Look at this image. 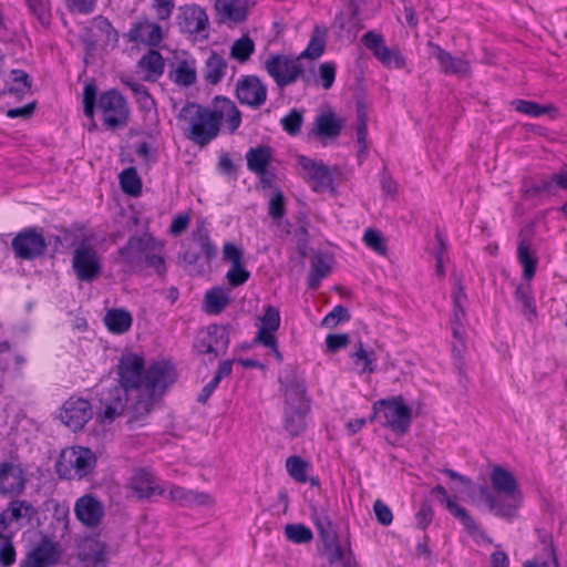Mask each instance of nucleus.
<instances>
[{
	"label": "nucleus",
	"instance_id": "4",
	"mask_svg": "<svg viewBox=\"0 0 567 567\" xmlns=\"http://www.w3.org/2000/svg\"><path fill=\"white\" fill-rule=\"evenodd\" d=\"M280 383L285 396V430L291 436H298L306 429V416L310 410L306 384L293 371L280 379Z\"/></svg>",
	"mask_w": 567,
	"mask_h": 567
},
{
	"label": "nucleus",
	"instance_id": "39",
	"mask_svg": "<svg viewBox=\"0 0 567 567\" xmlns=\"http://www.w3.org/2000/svg\"><path fill=\"white\" fill-rule=\"evenodd\" d=\"M103 321L110 332L122 334L131 329L133 318L127 310L110 309L106 311Z\"/></svg>",
	"mask_w": 567,
	"mask_h": 567
},
{
	"label": "nucleus",
	"instance_id": "24",
	"mask_svg": "<svg viewBox=\"0 0 567 567\" xmlns=\"http://www.w3.org/2000/svg\"><path fill=\"white\" fill-rule=\"evenodd\" d=\"M23 470L18 464L4 462L0 464V494L17 496L25 487Z\"/></svg>",
	"mask_w": 567,
	"mask_h": 567
},
{
	"label": "nucleus",
	"instance_id": "22",
	"mask_svg": "<svg viewBox=\"0 0 567 567\" xmlns=\"http://www.w3.org/2000/svg\"><path fill=\"white\" fill-rule=\"evenodd\" d=\"M311 518L323 544V548L339 543L327 504H312Z\"/></svg>",
	"mask_w": 567,
	"mask_h": 567
},
{
	"label": "nucleus",
	"instance_id": "14",
	"mask_svg": "<svg viewBox=\"0 0 567 567\" xmlns=\"http://www.w3.org/2000/svg\"><path fill=\"white\" fill-rule=\"evenodd\" d=\"M59 417L72 431L82 430L92 417L91 404L82 398H70L63 403Z\"/></svg>",
	"mask_w": 567,
	"mask_h": 567
},
{
	"label": "nucleus",
	"instance_id": "29",
	"mask_svg": "<svg viewBox=\"0 0 567 567\" xmlns=\"http://www.w3.org/2000/svg\"><path fill=\"white\" fill-rule=\"evenodd\" d=\"M164 59L158 51L150 50L137 62V73L145 81L155 82L164 72Z\"/></svg>",
	"mask_w": 567,
	"mask_h": 567
},
{
	"label": "nucleus",
	"instance_id": "26",
	"mask_svg": "<svg viewBox=\"0 0 567 567\" xmlns=\"http://www.w3.org/2000/svg\"><path fill=\"white\" fill-rule=\"evenodd\" d=\"M128 39L131 42L157 47L163 40V31L158 23L150 19H142L133 23L128 32Z\"/></svg>",
	"mask_w": 567,
	"mask_h": 567
},
{
	"label": "nucleus",
	"instance_id": "30",
	"mask_svg": "<svg viewBox=\"0 0 567 567\" xmlns=\"http://www.w3.org/2000/svg\"><path fill=\"white\" fill-rule=\"evenodd\" d=\"M343 126L344 121L333 112H324L315 118V133L319 137L336 138Z\"/></svg>",
	"mask_w": 567,
	"mask_h": 567
},
{
	"label": "nucleus",
	"instance_id": "44",
	"mask_svg": "<svg viewBox=\"0 0 567 567\" xmlns=\"http://www.w3.org/2000/svg\"><path fill=\"white\" fill-rule=\"evenodd\" d=\"M326 39H327L326 29L321 28L319 25H316L312 31L310 41H309L306 50L302 51L300 53V55L298 56L299 60L303 59V58H309V59L320 58L322 55V53L324 52Z\"/></svg>",
	"mask_w": 567,
	"mask_h": 567
},
{
	"label": "nucleus",
	"instance_id": "21",
	"mask_svg": "<svg viewBox=\"0 0 567 567\" xmlns=\"http://www.w3.org/2000/svg\"><path fill=\"white\" fill-rule=\"evenodd\" d=\"M431 55L435 58L440 64V69L445 74L466 78L471 74V63L464 56H453L450 52L434 43H429Z\"/></svg>",
	"mask_w": 567,
	"mask_h": 567
},
{
	"label": "nucleus",
	"instance_id": "55",
	"mask_svg": "<svg viewBox=\"0 0 567 567\" xmlns=\"http://www.w3.org/2000/svg\"><path fill=\"white\" fill-rule=\"evenodd\" d=\"M268 214L276 221H279L286 215L285 196L280 190H277L271 196L268 206Z\"/></svg>",
	"mask_w": 567,
	"mask_h": 567
},
{
	"label": "nucleus",
	"instance_id": "25",
	"mask_svg": "<svg viewBox=\"0 0 567 567\" xmlns=\"http://www.w3.org/2000/svg\"><path fill=\"white\" fill-rule=\"evenodd\" d=\"M164 486L166 487V493L164 496H166L167 499L172 503H175L179 506H210L214 504L213 497L207 493L195 492L193 489H188L174 484Z\"/></svg>",
	"mask_w": 567,
	"mask_h": 567
},
{
	"label": "nucleus",
	"instance_id": "43",
	"mask_svg": "<svg viewBox=\"0 0 567 567\" xmlns=\"http://www.w3.org/2000/svg\"><path fill=\"white\" fill-rule=\"evenodd\" d=\"M350 358L353 360L354 364L359 367V373H373L375 371V352L368 351L362 342H358L354 348V351L350 354Z\"/></svg>",
	"mask_w": 567,
	"mask_h": 567
},
{
	"label": "nucleus",
	"instance_id": "49",
	"mask_svg": "<svg viewBox=\"0 0 567 567\" xmlns=\"http://www.w3.org/2000/svg\"><path fill=\"white\" fill-rule=\"evenodd\" d=\"M303 123V111L292 109L280 120L282 130L291 136L298 135Z\"/></svg>",
	"mask_w": 567,
	"mask_h": 567
},
{
	"label": "nucleus",
	"instance_id": "23",
	"mask_svg": "<svg viewBox=\"0 0 567 567\" xmlns=\"http://www.w3.org/2000/svg\"><path fill=\"white\" fill-rule=\"evenodd\" d=\"M130 487L140 499H148L153 496H164L166 487L157 478L145 470H136L131 480Z\"/></svg>",
	"mask_w": 567,
	"mask_h": 567
},
{
	"label": "nucleus",
	"instance_id": "13",
	"mask_svg": "<svg viewBox=\"0 0 567 567\" xmlns=\"http://www.w3.org/2000/svg\"><path fill=\"white\" fill-rule=\"evenodd\" d=\"M38 514L35 507L25 499H13L7 508L0 513V534L10 532L11 524L19 527L29 525Z\"/></svg>",
	"mask_w": 567,
	"mask_h": 567
},
{
	"label": "nucleus",
	"instance_id": "48",
	"mask_svg": "<svg viewBox=\"0 0 567 567\" xmlns=\"http://www.w3.org/2000/svg\"><path fill=\"white\" fill-rule=\"evenodd\" d=\"M515 298L523 306V312L528 320L536 317V306L534 303L529 285H518L515 290Z\"/></svg>",
	"mask_w": 567,
	"mask_h": 567
},
{
	"label": "nucleus",
	"instance_id": "45",
	"mask_svg": "<svg viewBox=\"0 0 567 567\" xmlns=\"http://www.w3.org/2000/svg\"><path fill=\"white\" fill-rule=\"evenodd\" d=\"M285 536L293 544H308L313 539L312 530L303 524H287Z\"/></svg>",
	"mask_w": 567,
	"mask_h": 567
},
{
	"label": "nucleus",
	"instance_id": "10",
	"mask_svg": "<svg viewBox=\"0 0 567 567\" xmlns=\"http://www.w3.org/2000/svg\"><path fill=\"white\" fill-rule=\"evenodd\" d=\"M97 110L107 128L114 130L127 124L128 109L125 99L116 91H107L100 95Z\"/></svg>",
	"mask_w": 567,
	"mask_h": 567
},
{
	"label": "nucleus",
	"instance_id": "31",
	"mask_svg": "<svg viewBox=\"0 0 567 567\" xmlns=\"http://www.w3.org/2000/svg\"><path fill=\"white\" fill-rule=\"evenodd\" d=\"M55 561L54 546L49 542H42L28 554L22 567H49Z\"/></svg>",
	"mask_w": 567,
	"mask_h": 567
},
{
	"label": "nucleus",
	"instance_id": "19",
	"mask_svg": "<svg viewBox=\"0 0 567 567\" xmlns=\"http://www.w3.org/2000/svg\"><path fill=\"white\" fill-rule=\"evenodd\" d=\"M177 24L185 33L202 34L207 30L208 17L198 4H185L178 9Z\"/></svg>",
	"mask_w": 567,
	"mask_h": 567
},
{
	"label": "nucleus",
	"instance_id": "16",
	"mask_svg": "<svg viewBox=\"0 0 567 567\" xmlns=\"http://www.w3.org/2000/svg\"><path fill=\"white\" fill-rule=\"evenodd\" d=\"M236 96L241 104L258 109L267 100V86L256 75H244L236 83Z\"/></svg>",
	"mask_w": 567,
	"mask_h": 567
},
{
	"label": "nucleus",
	"instance_id": "7",
	"mask_svg": "<svg viewBox=\"0 0 567 567\" xmlns=\"http://www.w3.org/2000/svg\"><path fill=\"white\" fill-rule=\"evenodd\" d=\"M374 417H382L383 426L391 429L395 433L404 434L410 429L412 411L401 396L382 399L373 405L372 419Z\"/></svg>",
	"mask_w": 567,
	"mask_h": 567
},
{
	"label": "nucleus",
	"instance_id": "35",
	"mask_svg": "<svg viewBox=\"0 0 567 567\" xmlns=\"http://www.w3.org/2000/svg\"><path fill=\"white\" fill-rule=\"evenodd\" d=\"M327 554V567H358L357 560L349 545L338 543L324 547Z\"/></svg>",
	"mask_w": 567,
	"mask_h": 567
},
{
	"label": "nucleus",
	"instance_id": "50",
	"mask_svg": "<svg viewBox=\"0 0 567 567\" xmlns=\"http://www.w3.org/2000/svg\"><path fill=\"white\" fill-rule=\"evenodd\" d=\"M13 532L0 534V563L10 566L16 561V549L12 544Z\"/></svg>",
	"mask_w": 567,
	"mask_h": 567
},
{
	"label": "nucleus",
	"instance_id": "34",
	"mask_svg": "<svg viewBox=\"0 0 567 567\" xmlns=\"http://www.w3.org/2000/svg\"><path fill=\"white\" fill-rule=\"evenodd\" d=\"M230 302L229 289L213 287L204 297L203 310L208 315H219Z\"/></svg>",
	"mask_w": 567,
	"mask_h": 567
},
{
	"label": "nucleus",
	"instance_id": "59",
	"mask_svg": "<svg viewBox=\"0 0 567 567\" xmlns=\"http://www.w3.org/2000/svg\"><path fill=\"white\" fill-rule=\"evenodd\" d=\"M546 558L528 560L523 567H558L555 549L551 543L545 545Z\"/></svg>",
	"mask_w": 567,
	"mask_h": 567
},
{
	"label": "nucleus",
	"instance_id": "2",
	"mask_svg": "<svg viewBox=\"0 0 567 567\" xmlns=\"http://www.w3.org/2000/svg\"><path fill=\"white\" fill-rule=\"evenodd\" d=\"M177 118L184 135L194 144L204 147L218 136L223 121L234 133L240 126L241 113L231 100L216 96L209 106L186 103Z\"/></svg>",
	"mask_w": 567,
	"mask_h": 567
},
{
	"label": "nucleus",
	"instance_id": "38",
	"mask_svg": "<svg viewBox=\"0 0 567 567\" xmlns=\"http://www.w3.org/2000/svg\"><path fill=\"white\" fill-rule=\"evenodd\" d=\"M81 555L94 567H103L107 560L106 545L96 538H86L82 544Z\"/></svg>",
	"mask_w": 567,
	"mask_h": 567
},
{
	"label": "nucleus",
	"instance_id": "6",
	"mask_svg": "<svg viewBox=\"0 0 567 567\" xmlns=\"http://www.w3.org/2000/svg\"><path fill=\"white\" fill-rule=\"evenodd\" d=\"M164 244L150 234L132 236L127 243L118 249L117 262L123 265L126 271H136L144 268L146 256L152 250H163Z\"/></svg>",
	"mask_w": 567,
	"mask_h": 567
},
{
	"label": "nucleus",
	"instance_id": "51",
	"mask_svg": "<svg viewBox=\"0 0 567 567\" xmlns=\"http://www.w3.org/2000/svg\"><path fill=\"white\" fill-rule=\"evenodd\" d=\"M307 463L299 456H289L286 461L289 475L300 483L307 482Z\"/></svg>",
	"mask_w": 567,
	"mask_h": 567
},
{
	"label": "nucleus",
	"instance_id": "18",
	"mask_svg": "<svg viewBox=\"0 0 567 567\" xmlns=\"http://www.w3.org/2000/svg\"><path fill=\"white\" fill-rule=\"evenodd\" d=\"M45 248V239L34 229H25L12 240V249L16 256L22 259H33L41 256Z\"/></svg>",
	"mask_w": 567,
	"mask_h": 567
},
{
	"label": "nucleus",
	"instance_id": "54",
	"mask_svg": "<svg viewBox=\"0 0 567 567\" xmlns=\"http://www.w3.org/2000/svg\"><path fill=\"white\" fill-rule=\"evenodd\" d=\"M364 244L375 252L385 255L386 245L382 235L375 229H367L363 235Z\"/></svg>",
	"mask_w": 567,
	"mask_h": 567
},
{
	"label": "nucleus",
	"instance_id": "64",
	"mask_svg": "<svg viewBox=\"0 0 567 567\" xmlns=\"http://www.w3.org/2000/svg\"><path fill=\"white\" fill-rule=\"evenodd\" d=\"M175 7V0H152V8L161 20H166L171 17Z\"/></svg>",
	"mask_w": 567,
	"mask_h": 567
},
{
	"label": "nucleus",
	"instance_id": "32",
	"mask_svg": "<svg viewBox=\"0 0 567 567\" xmlns=\"http://www.w3.org/2000/svg\"><path fill=\"white\" fill-rule=\"evenodd\" d=\"M247 167L256 175H264L272 159V150L267 145L249 148L246 153Z\"/></svg>",
	"mask_w": 567,
	"mask_h": 567
},
{
	"label": "nucleus",
	"instance_id": "33",
	"mask_svg": "<svg viewBox=\"0 0 567 567\" xmlns=\"http://www.w3.org/2000/svg\"><path fill=\"white\" fill-rule=\"evenodd\" d=\"M215 8L224 21L241 22L247 17V0H216Z\"/></svg>",
	"mask_w": 567,
	"mask_h": 567
},
{
	"label": "nucleus",
	"instance_id": "27",
	"mask_svg": "<svg viewBox=\"0 0 567 567\" xmlns=\"http://www.w3.org/2000/svg\"><path fill=\"white\" fill-rule=\"evenodd\" d=\"M433 495L439 497V502L446 507V509L457 518L464 528L472 535L480 532V525L473 519L470 513L456 502H454L449 495L446 489L442 485L433 487Z\"/></svg>",
	"mask_w": 567,
	"mask_h": 567
},
{
	"label": "nucleus",
	"instance_id": "40",
	"mask_svg": "<svg viewBox=\"0 0 567 567\" xmlns=\"http://www.w3.org/2000/svg\"><path fill=\"white\" fill-rule=\"evenodd\" d=\"M171 79L179 86L188 87L196 82L197 73L194 60H183L174 66Z\"/></svg>",
	"mask_w": 567,
	"mask_h": 567
},
{
	"label": "nucleus",
	"instance_id": "41",
	"mask_svg": "<svg viewBox=\"0 0 567 567\" xmlns=\"http://www.w3.org/2000/svg\"><path fill=\"white\" fill-rule=\"evenodd\" d=\"M227 69V61L213 52L205 63V80L210 84H217L225 76Z\"/></svg>",
	"mask_w": 567,
	"mask_h": 567
},
{
	"label": "nucleus",
	"instance_id": "47",
	"mask_svg": "<svg viewBox=\"0 0 567 567\" xmlns=\"http://www.w3.org/2000/svg\"><path fill=\"white\" fill-rule=\"evenodd\" d=\"M255 51L254 41L244 35L236 40L230 49V55L240 63L246 62Z\"/></svg>",
	"mask_w": 567,
	"mask_h": 567
},
{
	"label": "nucleus",
	"instance_id": "61",
	"mask_svg": "<svg viewBox=\"0 0 567 567\" xmlns=\"http://www.w3.org/2000/svg\"><path fill=\"white\" fill-rule=\"evenodd\" d=\"M336 79V65L332 62H324L319 66V80L324 90H329Z\"/></svg>",
	"mask_w": 567,
	"mask_h": 567
},
{
	"label": "nucleus",
	"instance_id": "5",
	"mask_svg": "<svg viewBox=\"0 0 567 567\" xmlns=\"http://www.w3.org/2000/svg\"><path fill=\"white\" fill-rule=\"evenodd\" d=\"M95 454L87 447L72 446L64 449L56 462V473L64 480H82L94 470Z\"/></svg>",
	"mask_w": 567,
	"mask_h": 567
},
{
	"label": "nucleus",
	"instance_id": "62",
	"mask_svg": "<svg viewBox=\"0 0 567 567\" xmlns=\"http://www.w3.org/2000/svg\"><path fill=\"white\" fill-rule=\"evenodd\" d=\"M163 250H152L147 254L144 267L155 269L158 275H163L166 271L165 259L162 256Z\"/></svg>",
	"mask_w": 567,
	"mask_h": 567
},
{
	"label": "nucleus",
	"instance_id": "36",
	"mask_svg": "<svg viewBox=\"0 0 567 567\" xmlns=\"http://www.w3.org/2000/svg\"><path fill=\"white\" fill-rule=\"evenodd\" d=\"M332 258L327 254H316L310 260V271L307 278L309 288H316L331 271Z\"/></svg>",
	"mask_w": 567,
	"mask_h": 567
},
{
	"label": "nucleus",
	"instance_id": "46",
	"mask_svg": "<svg viewBox=\"0 0 567 567\" xmlns=\"http://www.w3.org/2000/svg\"><path fill=\"white\" fill-rule=\"evenodd\" d=\"M120 184L125 194L136 196L141 193L142 183L134 167L125 168L120 174Z\"/></svg>",
	"mask_w": 567,
	"mask_h": 567
},
{
	"label": "nucleus",
	"instance_id": "63",
	"mask_svg": "<svg viewBox=\"0 0 567 567\" xmlns=\"http://www.w3.org/2000/svg\"><path fill=\"white\" fill-rule=\"evenodd\" d=\"M373 511L378 522L383 526H389L393 520V514L389 506L381 499H377L373 504Z\"/></svg>",
	"mask_w": 567,
	"mask_h": 567
},
{
	"label": "nucleus",
	"instance_id": "1",
	"mask_svg": "<svg viewBox=\"0 0 567 567\" xmlns=\"http://www.w3.org/2000/svg\"><path fill=\"white\" fill-rule=\"evenodd\" d=\"M118 383L110 391L100 416L104 423L127 416L131 424L143 422L155 401L175 381L172 364L158 361L144 368V359L135 353L123 354L117 363Z\"/></svg>",
	"mask_w": 567,
	"mask_h": 567
},
{
	"label": "nucleus",
	"instance_id": "52",
	"mask_svg": "<svg viewBox=\"0 0 567 567\" xmlns=\"http://www.w3.org/2000/svg\"><path fill=\"white\" fill-rule=\"evenodd\" d=\"M512 104L517 112L533 117L542 116L549 110V106H543L533 101L515 100Z\"/></svg>",
	"mask_w": 567,
	"mask_h": 567
},
{
	"label": "nucleus",
	"instance_id": "8",
	"mask_svg": "<svg viewBox=\"0 0 567 567\" xmlns=\"http://www.w3.org/2000/svg\"><path fill=\"white\" fill-rule=\"evenodd\" d=\"M265 70L280 89L297 82L305 71L299 58L284 54L269 55L265 61Z\"/></svg>",
	"mask_w": 567,
	"mask_h": 567
},
{
	"label": "nucleus",
	"instance_id": "57",
	"mask_svg": "<svg viewBox=\"0 0 567 567\" xmlns=\"http://www.w3.org/2000/svg\"><path fill=\"white\" fill-rule=\"evenodd\" d=\"M350 316L343 306H336L322 320V326L327 328H334L341 321L349 320Z\"/></svg>",
	"mask_w": 567,
	"mask_h": 567
},
{
	"label": "nucleus",
	"instance_id": "3",
	"mask_svg": "<svg viewBox=\"0 0 567 567\" xmlns=\"http://www.w3.org/2000/svg\"><path fill=\"white\" fill-rule=\"evenodd\" d=\"M489 481L492 489L486 486L480 487L482 501L495 516L507 522L514 520L518 516L524 499L517 478L505 467L495 465Z\"/></svg>",
	"mask_w": 567,
	"mask_h": 567
},
{
	"label": "nucleus",
	"instance_id": "37",
	"mask_svg": "<svg viewBox=\"0 0 567 567\" xmlns=\"http://www.w3.org/2000/svg\"><path fill=\"white\" fill-rule=\"evenodd\" d=\"M517 257L523 266V276L526 280H530L537 267V256L534 249H532L529 239L520 235V239L517 247Z\"/></svg>",
	"mask_w": 567,
	"mask_h": 567
},
{
	"label": "nucleus",
	"instance_id": "53",
	"mask_svg": "<svg viewBox=\"0 0 567 567\" xmlns=\"http://www.w3.org/2000/svg\"><path fill=\"white\" fill-rule=\"evenodd\" d=\"M124 84L134 93L138 103L143 104L145 107H150L154 104V100L150 95L147 89L135 81L134 79H127L123 81Z\"/></svg>",
	"mask_w": 567,
	"mask_h": 567
},
{
	"label": "nucleus",
	"instance_id": "56",
	"mask_svg": "<svg viewBox=\"0 0 567 567\" xmlns=\"http://www.w3.org/2000/svg\"><path fill=\"white\" fill-rule=\"evenodd\" d=\"M358 16H359V7L355 4H351L349 23L347 24L343 22L342 13H340L336 17V22L338 23V25L341 30H346L348 33H357L363 27L358 18Z\"/></svg>",
	"mask_w": 567,
	"mask_h": 567
},
{
	"label": "nucleus",
	"instance_id": "17",
	"mask_svg": "<svg viewBox=\"0 0 567 567\" xmlns=\"http://www.w3.org/2000/svg\"><path fill=\"white\" fill-rule=\"evenodd\" d=\"M244 252L231 241L223 245V260L230 264L226 272V279L230 287H238L246 284L250 272L243 265Z\"/></svg>",
	"mask_w": 567,
	"mask_h": 567
},
{
	"label": "nucleus",
	"instance_id": "42",
	"mask_svg": "<svg viewBox=\"0 0 567 567\" xmlns=\"http://www.w3.org/2000/svg\"><path fill=\"white\" fill-rule=\"evenodd\" d=\"M31 90V80L29 74L23 70H12L10 72V82L3 93H8L16 97H22Z\"/></svg>",
	"mask_w": 567,
	"mask_h": 567
},
{
	"label": "nucleus",
	"instance_id": "9",
	"mask_svg": "<svg viewBox=\"0 0 567 567\" xmlns=\"http://www.w3.org/2000/svg\"><path fill=\"white\" fill-rule=\"evenodd\" d=\"M217 256V247L212 243L208 229L200 225L190 236V243L182 255L183 261L196 266L200 260L208 267L212 259Z\"/></svg>",
	"mask_w": 567,
	"mask_h": 567
},
{
	"label": "nucleus",
	"instance_id": "58",
	"mask_svg": "<svg viewBox=\"0 0 567 567\" xmlns=\"http://www.w3.org/2000/svg\"><path fill=\"white\" fill-rule=\"evenodd\" d=\"M96 102V87L94 84H86L83 90V105L86 117L93 120Z\"/></svg>",
	"mask_w": 567,
	"mask_h": 567
},
{
	"label": "nucleus",
	"instance_id": "20",
	"mask_svg": "<svg viewBox=\"0 0 567 567\" xmlns=\"http://www.w3.org/2000/svg\"><path fill=\"white\" fill-rule=\"evenodd\" d=\"M297 162L302 169L303 178L311 184L313 190L319 192L331 185V173L322 162L315 161L305 155L298 156Z\"/></svg>",
	"mask_w": 567,
	"mask_h": 567
},
{
	"label": "nucleus",
	"instance_id": "60",
	"mask_svg": "<svg viewBox=\"0 0 567 567\" xmlns=\"http://www.w3.org/2000/svg\"><path fill=\"white\" fill-rule=\"evenodd\" d=\"M93 28L100 31L107 41H117L118 34L106 18L95 17L93 19Z\"/></svg>",
	"mask_w": 567,
	"mask_h": 567
},
{
	"label": "nucleus",
	"instance_id": "28",
	"mask_svg": "<svg viewBox=\"0 0 567 567\" xmlns=\"http://www.w3.org/2000/svg\"><path fill=\"white\" fill-rule=\"evenodd\" d=\"M261 326L257 332L256 341L265 347H275V332L280 326V313L272 307L268 306L260 318Z\"/></svg>",
	"mask_w": 567,
	"mask_h": 567
},
{
	"label": "nucleus",
	"instance_id": "15",
	"mask_svg": "<svg viewBox=\"0 0 567 567\" xmlns=\"http://www.w3.org/2000/svg\"><path fill=\"white\" fill-rule=\"evenodd\" d=\"M73 511L76 519L87 528L97 527L105 516L104 504L93 494L79 497Z\"/></svg>",
	"mask_w": 567,
	"mask_h": 567
},
{
	"label": "nucleus",
	"instance_id": "11",
	"mask_svg": "<svg viewBox=\"0 0 567 567\" xmlns=\"http://www.w3.org/2000/svg\"><path fill=\"white\" fill-rule=\"evenodd\" d=\"M361 41L385 68L401 69L404 66L405 62L400 51L396 48L386 47L382 34L368 31L363 34Z\"/></svg>",
	"mask_w": 567,
	"mask_h": 567
},
{
	"label": "nucleus",
	"instance_id": "12",
	"mask_svg": "<svg viewBox=\"0 0 567 567\" xmlns=\"http://www.w3.org/2000/svg\"><path fill=\"white\" fill-rule=\"evenodd\" d=\"M72 268L79 280L90 282L101 274V259L93 247L82 244L73 252Z\"/></svg>",
	"mask_w": 567,
	"mask_h": 567
}]
</instances>
